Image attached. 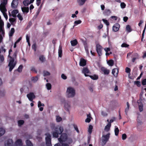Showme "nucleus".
<instances>
[{
    "mask_svg": "<svg viewBox=\"0 0 146 146\" xmlns=\"http://www.w3.org/2000/svg\"><path fill=\"white\" fill-rule=\"evenodd\" d=\"M51 127L52 130V134L53 137L56 138H57L58 135L61 134L64 130L63 127L60 125H55L54 124H52Z\"/></svg>",
    "mask_w": 146,
    "mask_h": 146,
    "instance_id": "f257e3e1",
    "label": "nucleus"
},
{
    "mask_svg": "<svg viewBox=\"0 0 146 146\" xmlns=\"http://www.w3.org/2000/svg\"><path fill=\"white\" fill-rule=\"evenodd\" d=\"M0 10L2 13L6 20L8 19L7 15L6 13L7 10L6 6L7 3V0H0Z\"/></svg>",
    "mask_w": 146,
    "mask_h": 146,
    "instance_id": "f03ea898",
    "label": "nucleus"
},
{
    "mask_svg": "<svg viewBox=\"0 0 146 146\" xmlns=\"http://www.w3.org/2000/svg\"><path fill=\"white\" fill-rule=\"evenodd\" d=\"M76 95V91L74 88L72 87L69 86L67 88L66 95L69 98H73Z\"/></svg>",
    "mask_w": 146,
    "mask_h": 146,
    "instance_id": "7ed1b4c3",
    "label": "nucleus"
},
{
    "mask_svg": "<svg viewBox=\"0 0 146 146\" xmlns=\"http://www.w3.org/2000/svg\"><path fill=\"white\" fill-rule=\"evenodd\" d=\"M12 52V50L10 49L9 51V54L8 56L10 58L9 59V62L8 64V66L9 67V71H11L14 68L16 64V62L14 61L13 58H12L10 56V54L11 52Z\"/></svg>",
    "mask_w": 146,
    "mask_h": 146,
    "instance_id": "20e7f679",
    "label": "nucleus"
},
{
    "mask_svg": "<svg viewBox=\"0 0 146 146\" xmlns=\"http://www.w3.org/2000/svg\"><path fill=\"white\" fill-rule=\"evenodd\" d=\"M110 135V133L108 132L106 134L105 132L104 131L103 132V134L102 138V143L103 145H104L108 141Z\"/></svg>",
    "mask_w": 146,
    "mask_h": 146,
    "instance_id": "39448f33",
    "label": "nucleus"
},
{
    "mask_svg": "<svg viewBox=\"0 0 146 146\" xmlns=\"http://www.w3.org/2000/svg\"><path fill=\"white\" fill-rule=\"evenodd\" d=\"M4 23L2 21H0V42H1L3 38V37L5 34L4 29L3 28Z\"/></svg>",
    "mask_w": 146,
    "mask_h": 146,
    "instance_id": "423d86ee",
    "label": "nucleus"
},
{
    "mask_svg": "<svg viewBox=\"0 0 146 146\" xmlns=\"http://www.w3.org/2000/svg\"><path fill=\"white\" fill-rule=\"evenodd\" d=\"M69 139H71L68 137L67 135L65 133H62L61 135L60 138L58 139L60 143H63V142H66L68 141V140Z\"/></svg>",
    "mask_w": 146,
    "mask_h": 146,
    "instance_id": "0eeeda50",
    "label": "nucleus"
},
{
    "mask_svg": "<svg viewBox=\"0 0 146 146\" xmlns=\"http://www.w3.org/2000/svg\"><path fill=\"white\" fill-rule=\"evenodd\" d=\"M46 136L45 138V140L46 144L47 146H52V144L51 142V136L49 134H46Z\"/></svg>",
    "mask_w": 146,
    "mask_h": 146,
    "instance_id": "6e6552de",
    "label": "nucleus"
},
{
    "mask_svg": "<svg viewBox=\"0 0 146 146\" xmlns=\"http://www.w3.org/2000/svg\"><path fill=\"white\" fill-rule=\"evenodd\" d=\"M96 51L98 53V54L99 56L102 55V47L99 44H97L96 45Z\"/></svg>",
    "mask_w": 146,
    "mask_h": 146,
    "instance_id": "1a4fd4ad",
    "label": "nucleus"
},
{
    "mask_svg": "<svg viewBox=\"0 0 146 146\" xmlns=\"http://www.w3.org/2000/svg\"><path fill=\"white\" fill-rule=\"evenodd\" d=\"M27 96L29 101L32 102H34L33 100L35 98V96L33 93H30L27 95Z\"/></svg>",
    "mask_w": 146,
    "mask_h": 146,
    "instance_id": "9d476101",
    "label": "nucleus"
},
{
    "mask_svg": "<svg viewBox=\"0 0 146 146\" xmlns=\"http://www.w3.org/2000/svg\"><path fill=\"white\" fill-rule=\"evenodd\" d=\"M66 142L60 143L61 146H71L70 144L72 143V139H69Z\"/></svg>",
    "mask_w": 146,
    "mask_h": 146,
    "instance_id": "9b49d317",
    "label": "nucleus"
},
{
    "mask_svg": "<svg viewBox=\"0 0 146 146\" xmlns=\"http://www.w3.org/2000/svg\"><path fill=\"white\" fill-rule=\"evenodd\" d=\"M13 141L12 139H9L5 141V146H12L13 144Z\"/></svg>",
    "mask_w": 146,
    "mask_h": 146,
    "instance_id": "f8f14e48",
    "label": "nucleus"
},
{
    "mask_svg": "<svg viewBox=\"0 0 146 146\" xmlns=\"http://www.w3.org/2000/svg\"><path fill=\"white\" fill-rule=\"evenodd\" d=\"M29 91V89L28 87L27 86H24L22 88L20 89V91L21 93L24 92L25 93H27Z\"/></svg>",
    "mask_w": 146,
    "mask_h": 146,
    "instance_id": "ddd939ff",
    "label": "nucleus"
},
{
    "mask_svg": "<svg viewBox=\"0 0 146 146\" xmlns=\"http://www.w3.org/2000/svg\"><path fill=\"white\" fill-rule=\"evenodd\" d=\"M82 72L85 76H89L88 74L89 73V71L87 68H84L82 70Z\"/></svg>",
    "mask_w": 146,
    "mask_h": 146,
    "instance_id": "4468645a",
    "label": "nucleus"
},
{
    "mask_svg": "<svg viewBox=\"0 0 146 146\" xmlns=\"http://www.w3.org/2000/svg\"><path fill=\"white\" fill-rule=\"evenodd\" d=\"M119 27L120 26L119 24H115L113 27L112 29L113 31L115 32L119 30Z\"/></svg>",
    "mask_w": 146,
    "mask_h": 146,
    "instance_id": "2eb2a0df",
    "label": "nucleus"
},
{
    "mask_svg": "<svg viewBox=\"0 0 146 146\" xmlns=\"http://www.w3.org/2000/svg\"><path fill=\"white\" fill-rule=\"evenodd\" d=\"M101 70L102 72L104 73V74L105 75L108 74L110 72L109 70L104 67H102Z\"/></svg>",
    "mask_w": 146,
    "mask_h": 146,
    "instance_id": "dca6fc26",
    "label": "nucleus"
},
{
    "mask_svg": "<svg viewBox=\"0 0 146 146\" xmlns=\"http://www.w3.org/2000/svg\"><path fill=\"white\" fill-rule=\"evenodd\" d=\"M18 4V0H13L11 3V6L13 8H16Z\"/></svg>",
    "mask_w": 146,
    "mask_h": 146,
    "instance_id": "f3484780",
    "label": "nucleus"
},
{
    "mask_svg": "<svg viewBox=\"0 0 146 146\" xmlns=\"http://www.w3.org/2000/svg\"><path fill=\"white\" fill-rule=\"evenodd\" d=\"M104 50L106 52V56H108L110 54H112L111 52L110 51V48H104Z\"/></svg>",
    "mask_w": 146,
    "mask_h": 146,
    "instance_id": "a211bd4d",
    "label": "nucleus"
},
{
    "mask_svg": "<svg viewBox=\"0 0 146 146\" xmlns=\"http://www.w3.org/2000/svg\"><path fill=\"white\" fill-rule=\"evenodd\" d=\"M21 9L24 14H27L29 12V8L28 7H21Z\"/></svg>",
    "mask_w": 146,
    "mask_h": 146,
    "instance_id": "6ab92c4d",
    "label": "nucleus"
},
{
    "mask_svg": "<svg viewBox=\"0 0 146 146\" xmlns=\"http://www.w3.org/2000/svg\"><path fill=\"white\" fill-rule=\"evenodd\" d=\"M38 107L39 108V110L40 111H43V107H40L41 106L44 107V104L41 103L40 101L38 102Z\"/></svg>",
    "mask_w": 146,
    "mask_h": 146,
    "instance_id": "aec40b11",
    "label": "nucleus"
},
{
    "mask_svg": "<svg viewBox=\"0 0 146 146\" xmlns=\"http://www.w3.org/2000/svg\"><path fill=\"white\" fill-rule=\"evenodd\" d=\"M86 64V61L83 58H81L80 62V66H84Z\"/></svg>",
    "mask_w": 146,
    "mask_h": 146,
    "instance_id": "412c9836",
    "label": "nucleus"
},
{
    "mask_svg": "<svg viewBox=\"0 0 146 146\" xmlns=\"http://www.w3.org/2000/svg\"><path fill=\"white\" fill-rule=\"evenodd\" d=\"M118 73V70L117 69L114 68L112 70V73L115 77H117Z\"/></svg>",
    "mask_w": 146,
    "mask_h": 146,
    "instance_id": "4be33fe9",
    "label": "nucleus"
},
{
    "mask_svg": "<svg viewBox=\"0 0 146 146\" xmlns=\"http://www.w3.org/2000/svg\"><path fill=\"white\" fill-rule=\"evenodd\" d=\"M87 1V0H77V2L79 5L82 6Z\"/></svg>",
    "mask_w": 146,
    "mask_h": 146,
    "instance_id": "5701e85b",
    "label": "nucleus"
},
{
    "mask_svg": "<svg viewBox=\"0 0 146 146\" xmlns=\"http://www.w3.org/2000/svg\"><path fill=\"white\" fill-rule=\"evenodd\" d=\"M62 46L61 45H60L59 47L58 50L59 57H61L62 56Z\"/></svg>",
    "mask_w": 146,
    "mask_h": 146,
    "instance_id": "b1692460",
    "label": "nucleus"
},
{
    "mask_svg": "<svg viewBox=\"0 0 146 146\" xmlns=\"http://www.w3.org/2000/svg\"><path fill=\"white\" fill-rule=\"evenodd\" d=\"M111 124L110 123H108L105 127L104 129V131L108 132L110 129L111 127Z\"/></svg>",
    "mask_w": 146,
    "mask_h": 146,
    "instance_id": "393cba45",
    "label": "nucleus"
},
{
    "mask_svg": "<svg viewBox=\"0 0 146 146\" xmlns=\"http://www.w3.org/2000/svg\"><path fill=\"white\" fill-rule=\"evenodd\" d=\"M18 11L17 10H14L11 12L12 15L13 17H16L17 14L18 13Z\"/></svg>",
    "mask_w": 146,
    "mask_h": 146,
    "instance_id": "a878e982",
    "label": "nucleus"
},
{
    "mask_svg": "<svg viewBox=\"0 0 146 146\" xmlns=\"http://www.w3.org/2000/svg\"><path fill=\"white\" fill-rule=\"evenodd\" d=\"M91 114L90 113H89L87 115V118L85 120L86 122L88 123L90 122L91 121Z\"/></svg>",
    "mask_w": 146,
    "mask_h": 146,
    "instance_id": "bb28decb",
    "label": "nucleus"
},
{
    "mask_svg": "<svg viewBox=\"0 0 146 146\" xmlns=\"http://www.w3.org/2000/svg\"><path fill=\"white\" fill-rule=\"evenodd\" d=\"M138 106H139V111L140 112H141L143 111V105L142 103L141 102H138Z\"/></svg>",
    "mask_w": 146,
    "mask_h": 146,
    "instance_id": "cd10ccee",
    "label": "nucleus"
},
{
    "mask_svg": "<svg viewBox=\"0 0 146 146\" xmlns=\"http://www.w3.org/2000/svg\"><path fill=\"white\" fill-rule=\"evenodd\" d=\"M111 13L110 11L108 9L106 10L104 12V14L105 16H108Z\"/></svg>",
    "mask_w": 146,
    "mask_h": 146,
    "instance_id": "c85d7f7f",
    "label": "nucleus"
},
{
    "mask_svg": "<svg viewBox=\"0 0 146 146\" xmlns=\"http://www.w3.org/2000/svg\"><path fill=\"white\" fill-rule=\"evenodd\" d=\"M72 46H74L76 45L78 43V42L76 39L72 40L70 41Z\"/></svg>",
    "mask_w": 146,
    "mask_h": 146,
    "instance_id": "c756f323",
    "label": "nucleus"
},
{
    "mask_svg": "<svg viewBox=\"0 0 146 146\" xmlns=\"http://www.w3.org/2000/svg\"><path fill=\"white\" fill-rule=\"evenodd\" d=\"M15 32L14 28H12L9 33V36L10 37L12 36Z\"/></svg>",
    "mask_w": 146,
    "mask_h": 146,
    "instance_id": "7c9ffc66",
    "label": "nucleus"
},
{
    "mask_svg": "<svg viewBox=\"0 0 146 146\" xmlns=\"http://www.w3.org/2000/svg\"><path fill=\"white\" fill-rule=\"evenodd\" d=\"M107 63L109 66H112L114 64V61L112 60H110L107 61Z\"/></svg>",
    "mask_w": 146,
    "mask_h": 146,
    "instance_id": "2f4dec72",
    "label": "nucleus"
},
{
    "mask_svg": "<svg viewBox=\"0 0 146 146\" xmlns=\"http://www.w3.org/2000/svg\"><path fill=\"white\" fill-rule=\"evenodd\" d=\"M129 105L128 102L127 103V107L125 109V114L126 115L127 114V113H128V111L129 110Z\"/></svg>",
    "mask_w": 146,
    "mask_h": 146,
    "instance_id": "473e14b6",
    "label": "nucleus"
},
{
    "mask_svg": "<svg viewBox=\"0 0 146 146\" xmlns=\"http://www.w3.org/2000/svg\"><path fill=\"white\" fill-rule=\"evenodd\" d=\"M90 77L92 79L94 80H96L98 78V76L96 75H94L92 76H90Z\"/></svg>",
    "mask_w": 146,
    "mask_h": 146,
    "instance_id": "72a5a7b5",
    "label": "nucleus"
},
{
    "mask_svg": "<svg viewBox=\"0 0 146 146\" xmlns=\"http://www.w3.org/2000/svg\"><path fill=\"white\" fill-rule=\"evenodd\" d=\"M43 76H50V73L47 71H44L43 72Z\"/></svg>",
    "mask_w": 146,
    "mask_h": 146,
    "instance_id": "f704fd0d",
    "label": "nucleus"
},
{
    "mask_svg": "<svg viewBox=\"0 0 146 146\" xmlns=\"http://www.w3.org/2000/svg\"><path fill=\"white\" fill-rule=\"evenodd\" d=\"M26 146H33L31 142L29 140L26 141Z\"/></svg>",
    "mask_w": 146,
    "mask_h": 146,
    "instance_id": "c9c22d12",
    "label": "nucleus"
},
{
    "mask_svg": "<svg viewBox=\"0 0 146 146\" xmlns=\"http://www.w3.org/2000/svg\"><path fill=\"white\" fill-rule=\"evenodd\" d=\"M126 31L129 33L131 32L132 31L131 27L129 25H127L126 27Z\"/></svg>",
    "mask_w": 146,
    "mask_h": 146,
    "instance_id": "e433bc0d",
    "label": "nucleus"
},
{
    "mask_svg": "<svg viewBox=\"0 0 146 146\" xmlns=\"http://www.w3.org/2000/svg\"><path fill=\"white\" fill-rule=\"evenodd\" d=\"M5 132V130L2 128H0V136L3 135Z\"/></svg>",
    "mask_w": 146,
    "mask_h": 146,
    "instance_id": "4c0bfd02",
    "label": "nucleus"
},
{
    "mask_svg": "<svg viewBox=\"0 0 146 146\" xmlns=\"http://www.w3.org/2000/svg\"><path fill=\"white\" fill-rule=\"evenodd\" d=\"M114 132L115 133V135L116 136H117L119 132V130L118 128L117 127V126H116L115 127Z\"/></svg>",
    "mask_w": 146,
    "mask_h": 146,
    "instance_id": "58836bf2",
    "label": "nucleus"
},
{
    "mask_svg": "<svg viewBox=\"0 0 146 146\" xmlns=\"http://www.w3.org/2000/svg\"><path fill=\"white\" fill-rule=\"evenodd\" d=\"M82 22V21L80 20H78L75 21L74 22V25L73 26V27L77 25L78 24H80Z\"/></svg>",
    "mask_w": 146,
    "mask_h": 146,
    "instance_id": "ea45409f",
    "label": "nucleus"
},
{
    "mask_svg": "<svg viewBox=\"0 0 146 146\" xmlns=\"http://www.w3.org/2000/svg\"><path fill=\"white\" fill-rule=\"evenodd\" d=\"M23 4L25 6H27L29 4H30L29 3V0H25L23 1Z\"/></svg>",
    "mask_w": 146,
    "mask_h": 146,
    "instance_id": "a19ab883",
    "label": "nucleus"
},
{
    "mask_svg": "<svg viewBox=\"0 0 146 146\" xmlns=\"http://www.w3.org/2000/svg\"><path fill=\"white\" fill-rule=\"evenodd\" d=\"M84 48H85V51H86V52L87 54L88 55L89 54V51L88 50V46L87 44L85 45Z\"/></svg>",
    "mask_w": 146,
    "mask_h": 146,
    "instance_id": "79ce46f5",
    "label": "nucleus"
},
{
    "mask_svg": "<svg viewBox=\"0 0 146 146\" xmlns=\"http://www.w3.org/2000/svg\"><path fill=\"white\" fill-rule=\"evenodd\" d=\"M24 121L22 120H20L18 121V125L19 126H21L24 123Z\"/></svg>",
    "mask_w": 146,
    "mask_h": 146,
    "instance_id": "37998d69",
    "label": "nucleus"
},
{
    "mask_svg": "<svg viewBox=\"0 0 146 146\" xmlns=\"http://www.w3.org/2000/svg\"><path fill=\"white\" fill-rule=\"evenodd\" d=\"M93 126L92 125H90L88 129V132L89 133L91 134L92 132Z\"/></svg>",
    "mask_w": 146,
    "mask_h": 146,
    "instance_id": "c03bdc74",
    "label": "nucleus"
},
{
    "mask_svg": "<svg viewBox=\"0 0 146 146\" xmlns=\"http://www.w3.org/2000/svg\"><path fill=\"white\" fill-rule=\"evenodd\" d=\"M17 17L18 18L19 20L22 21L23 20V17L22 15L20 13H18L17 15Z\"/></svg>",
    "mask_w": 146,
    "mask_h": 146,
    "instance_id": "a18cd8bd",
    "label": "nucleus"
},
{
    "mask_svg": "<svg viewBox=\"0 0 146 146\" xmlns=\"http://www.w3.org/2000/svg\"><path fill=\"white\" fill-rule=\"evenodd\" d=\"M46 87L48 90H50L51 89V84L49 83H47L46 84Z\"/></svg>",
    "mask_w": 146,
    "mask_h": 146,
    "instance_id": "49530a36",
    "label": "nucleus"
},
{
    "mask_svg": "<svg viewBox=\"0 0 146 146\" xmlns=\"http://www.w3.org/2000/svg\"><path fill=\"white\" fill-rule=\"evenodd\" d=\"M62 120V119L58 115H57L56 116V120L57 122H60Z\"/></svg>",
    "mask_w": 146,
    "mask_h": 146,
    "instance_id": "de8ad7c7",
    "label": "nucleus"
},
{
    "mask_svg": "<svg viewBox=\"0 0 146 146\" xmlns=\"http://www.w3.org/2000/svg\"><path fill=\"white\" fill-rule=\"evenodd\" d=\"M38 78L37 76H36L35 77H33L32 78V80L34 82H36L38 80Z\"/></svg>",
    "mask_w": 146,
    "mask_h": 146,
    "instance_id": "09e8293b",
    "label": "nucleus"
},
{
    "mask_svg": "<svg viewBox=\"0 0 146 146\" xmlns=\"http://www.w3.org/2000/svg\"><path fill=\"white\" fill-rule=\"evenodd\" d=\"M125 71L126 73H129V75H130V72L131 71V70L130 68L127 67L125 69Z\"/></svg>",
    "mask_w": 146,
    "mask_h": 146,
    "instance_id": "8fccbe9b",
    "label": "nucleus"
},
{
    "mask_svg": "<svg viewBox=\"0 0 146 146\" xmlns=\"http://www.w3.org/2000/svg\"><path fill=\"white\" fill-rule=\"evenodd\" d=\"M45 59V58L43 56H41L39 57V60L42 62L44 61Z\"/></svg>",
    "mask_w": 146,
    "mask_h": 146,
    "instance_id": "3c124183",
    "label": "nucleus"
},
{
    "mask_svg": "<svg viewBox=\"0 0 146 146\" xmlns=\"http://www.w3.org/2000/svg\"><path fill=\"white\" fill-rule=\"evenodd\" d=\"M121 7L122 9L125 8L126 6V4L123 2L121 3H120Z\"/></svg>",
    "mask_w": 146,
    "mask_h": 146,
    "instance_id": "603ef678",
    "label": "nucleus"
},
{
    "mask_svg": "<svg viewBox=\"0 0 146 146\" xmlns=\"http://www.w3.org/2000/svg\"><path fill=\"white\" fill-rule=\"evenodd\" d=\"M9 21L11 24H13L15 21V19L14 18H11L9 19Z\"/></svg>",
    "mask_w": 146,
    "mask_h": 146,
    "instance_id": "864d4df0",
    "label": "nucleus"
},
{
    "mask_svg": "<svg viewBox=\"0 0 146 146\" xmlns=\"http://www.w3.org/2000/svg\"><path fill=\"white\" fill-rule=\"evenodd\" d=\"M102 21H103V22L105 24H106V25L108 26L109 25V23L107 20L104 19H103Z\"/></svg>",
    "mask_w": 146,
    "mask_h": 146,
    "instance_id": "5fc2aeb1",
    "label": "nucleus"
},
{
    "mask_svg": "<svg viewBox=\"0 0 146 146\" xmlns=\"http://www.w3.org/2000/svg\"><path fill=\"white\" fill-rule=\"evenodd\" d=\"M134 84L136 85L137 86L140 87L141 86V84L140 82L138 81L134 82Z\"/></svg>",
    "mask_w": 146,
    "mask_h": 146,
    "instance_id": "6e6d98bb",
    "label": "nucleus"
},
{
    "mask_svg": "<svg viewBox=\"0 0 146 146\" xmlns=\"http://www.w3.org/2000/svg\"><path fill=\"white\" fill-rule=\"evenodd\" d=\"M129 46V45L125 43H123L121 45V47H127Z\"/></svg>",
    "mask_w": 146,
    "mask_h": 146,
    "instance_id": "4d7b16f0",
    "label": "nucleus"
},
{
    "mask_svg": "<svg viewBox=\"0 0 146 146\" xmlns=\"http://www.w3.org/2000/svg\"><path fill=\"white\" fill-rule=\"evenodd\" d=\"M101 115L104 116H106L107 115V113L104 111H102L101 112Z\"/></svg>",
    "mask_w": 146,
    "mask_h": 146,
    "instance_id": "13d9d810",
    "label": "nucleus"
},
{
    "mask_svg": "<svg viewBox=\"0 0 146 146\" xmlns=\"http://www.w3.org/2000/svg\"><path fill=\"white\" fill-rule=\"evenodd\" d=\"M32 49L35 51L36 49V46L35 44H34L32 46Z\"/></svg>",
    "mask_w": 146,
    "mask_h": 146,
    "instance_id": "bf43d9fd",
    "label": "nucleus"
},
{
    "mask_svg": "<svg viewBox=\"0 0 146 146\" xmlns=\"http://www.w3.org/2000/svg\"><path fill=\"white\" fill-rule=\"evenodd\" d=\"M22 68H23L22 66V65L20 66L17 69V71L19 72H21L22 71Z\"/></svg>",
    "mask_w": 146,
    "mask_h": 146,
    "instance_id": "052dcab7",
    "label": "nucleus"
},
{
    "mask_svg": "<svg viewBox=\"0 0 146 146\" xmlns=\"http://www.w3.org/2000/svg\"><path fill=\"white\" fill-rule=\"evenodd\" d=\"M127 137L126 135L125 134H122V139L123 140H124L126 139Z\"/></svg>",
    "mask_w": 146,
    "mask_h": 146,
    "instance_id": "680f3d73",
    "label": "nucleus"
},
{
    "mask_svg": "<svg viewBox=\"0 0 146 146\" xmlns=\"http://www.w3.org/2000/svg\"><path fill=\"white\" fill-rule=\"evenodd\" d=\"M65 107L67 109H68L70 107V104L68 103H66L65 104Z\"/></svg>",
    "mask_w": 146,
    "mask_h": 146,
    "instance_id": "e2e57ef3",
    "label": "nucleus"
},
{
    "mask_svg": "<svg viewBox=\"0 0 146 146\" xmlns=\"http://www.w3.org/2000/svg\"><path fill=\"white\" fill-rule=\"evenodd\" d=\"M4 57L3 56H0V62H2L4 60Z\"/></svg>",
    "mask_w": 146,
    "mask_h": 146,
    "instance_id": "0e129e2a",
    "label": "nucleus"
},
{
    "mask_svg": "<svg viewBox=\"0 0 146 146\" xmlns=\"http://www.w3.org/2000/svg\"><path fill=\"white\" fill-rule=\"evenodd\" d=\"M41 0H36V4L38 6L40 3Z\"/></svg>",
    "mask_w": 146,
    "mask_h": 146,
    "instance_id": "69168bd1",
    "label": "nucleus"
},
{
    "mask_svg": "<svg viewBox=\"0 0 146 146\" xmlns=\"http://www.w3.org/2000/svg\"><path fill=\"white\" fill-rule=\"evenodd\" d=\"M142 84L143 85H146V79H144L142 81Z\"/></svg>",
    "mask_w": 146,
    "mask_h": 146,
    "instance_id": "338daca9",
    "label": "nucleus"
},
{
    "mask_svg": "<svg viewBox=\"0 0 146 146\" xmlns=\"http://www.w3.org/2000/svg\"><path fill=\"white\" fill-rule=\"evenodd\" d=\"M61 77L64 80H65L67 78L66 76L64 74H62Z\"/></svg>",
    "mask_w": 146,
    "mask_h": 146,
    "instance_id": "774afa93",
    "label": "nucleus"
}]
</instances>
